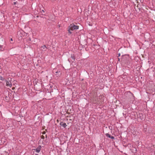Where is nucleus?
<instances>
[{
  "instance_id": "f8f14e48",
  "label": "nucleus",
  "mask_w": 155,
  "mask_h": 155,
  "mask_svg": "<svg viewBox=\"0 0 155 155\" xmlns=\"http://www.w3.org/2000/svg\"><path fill=\"white\" fill-rule=\"evenodd\" d=\"M5 99H6V100H7V101H8L9 100H8V98L7 97H5Z\"/></svg>"
},
{
  "instance_id": "9d476101",
  "label": "nucleus",
  "mask_w": 155,
  "mask_h": 155,
  "mask_svg": "<svg viewBox=\"0 0 155 155\" xmlns=\"http://www.w3.org/2000/svg\"><path fill=\"white\" fill-rule=\"evenodd\" d=\"M4 49L2 48V46L0 45V50L3 51Z\"/></svg>"
},
{
  "instance_id": "0eeeda50",
  "label": "nucleus",
  "mask_w": 155,
  "mask_h": 155,
  "mask_svg": "<svg viewBox=\"0 0 155 155\" xmlns=\"http://www.w3.org/2000/svg\"><path fill=\"white\" fill-rule=\"evenodd\" d=\"M41 50H45L47 49V48L45 45L42 46L41 47Z\"/></svg>"
},
{
  "instance_id": "1a4fd4ad",
  "label": "nucleus",
  "mask_w": 155,
  "mask_h": 155,
  "mask_svg": "<svg viewBox=\"0 0 155 155\" xmlns=\"http://www.w3.org/2000/svg\"><path fill=\"white\" fill-rule=\"evenodd\" d=\"M71 58L73 60H75V58L74 56L73 55H71Z\"/></svg>"
},
{
  "instance_id": "f03ea898",
  "label": "nucleus",
  "mask_w": 155,
  "mask_h": 155,
  "mask_svg": "<svg viewBox=\"0 0 155 155\" xmlns=\"http://www.w3.org/2000/svg\"><path fill=\"white\" fill-rule=\"evenodd\" d=\"M6 85L8 87H11L12 86V84L11 81H8L7 80H6Z\"/></svg>"
},
{
  "instance_id": "f257e3e1",
  "label": "nucleus",
  "mask_w": 155,
  "mask_h": 155,
  "mask_svg": "<svg viewBox=\"0 0 155 155\" xmlns=\"http://www.w3.org/2000/svg\"><path fill=\"white\" fill-rule=\"evenodd\" d=\"M79 26L78 25H75L73 24H71L69 27V29H68V32L71 34L72 32L71 31L74 30H76L78 29Z\"/></svg>"
},
{
  "instance_id": "20e7f679",
  "label": "nucleus",
  "mask_w": 155,
  "mask_h": 155,
  "mask_svg": "<svg viewBox=\"0 0 155 155\" xmlns=\"http://www.w3.org/2000/svg\"><path fill=\"white\" fill-rule=\"evenodd\" d=\"M60 124L61 126L65 127L67 126V125L66 123H64L62 122H61L60 123Z\"/></svg>"
},
{
  "instance_id": "7ed1b4c3",
  "label": "nucleus",
  "mask_w": 155,
  "mask_h": 155,
  "mask_svg": "<svg viewBox=\"0 0 155 155\" xmlns=\"http://www.w3.org/2000/svg\"><path fill=\"white\" fill-rule=\"evenodd\" d=\"M139 118H140L141 120H143L144 119V116L142 113H139Z\"/></svg>"
},
{
  "instance_id": "423d86ee",
  "label": "nucleus",
  "mask_w": 155,
  "mask_h": 155,
  "mask_svg": "<svg viewBox=\"0 0 155 155\" xmlns=\"http://www.w3.org/2000/svg\"><path fill=\"white\" fill-rule=\"evenodd\" d=\"M106 135L107 137H108L111 139H114V137L113 136H110L108 134H106Z\"/></svg>"
},
{
  "instance_id": "2eb2a0df",
  "label": "nucleus",
  "mask_w": 155,
  "mask_h": 155,
  "mask_svg": "<svg viewBox=\"0 0 155 155\" xmlns=\"http://www.w3.org/2000/svg\"><path fill=\"white\" fill-rule=\"evenodd\" d=\"M42 11L43 12H44V11L43 10H42Z\"/></svg>"
},
{
  "instance_id": "dca6fc26",
  "label": "nucleus",
  "mask_w": 155,
  "mask_h": 155,
  "mask_svg": "<svg viewBox=\"0 0 155 155\" xmlns=\"http://www.w3.org/2000/svg\"><path fill=\"white\" fill-rule=\"evenodd\" d=\"M58 71H57L56 72V73H58Z\"/></svg>"
},
{
  "instance_id": "4468645a",
  "label": "nucleus",
  "mask_w": 155,
  "mask_h": 155,
  "mask_svg": "<svg viewBox=\"0 0 155 155\" xmlns=\"http://www.w3.org/2000/svg\"><path fill=\"white\" fill-rule=\"evenodd\" d=\"M11 40L12 41H13V40H12V38H11Z\"/></svg>"
},
{
  "instance_id": "9b49d317",
  "label": "nucleus",
  "mask_w": 155,
  "mask_h": 155,
  "mask_svg": "<svg viewBox=\"0 0 155 155\" xmlns=\"http://www.w3.org/2000/svg\"><path fill=\"white\" fill-rule=\"evenodd\" d=\"M41 138L43 139L45 138V137L43 135H42V136H41Z\"/></svg>"
},
{
  "instance_id": "39448f33",
  "label": "nucleus",
  "mask_w": 155,
  "mask_h": 155,
  "mask_svg": "<svg viewBox=\"0 0 155 155\" xmlns=\"http://www.w3.org/2000/svg\"><path fill=\"white\" fill-rule=\"evenodd\" d=\"M41 149V146H39L36 149V151L37 153H38L40 151Z\"/></svg>"
},
{
  "instance_id": "ddd939ff",
  "label": "nucleus",
  "mask_w": 155,
  "mask_h": 155,
  "mask_svg": "<svg viewBox=\"0 0 155 155\" xmlns=\"http://www.w3.org/2000/svg\"><path fill=\"white\" fill-rule=\"evenodd\" d=\"M42 133L43 134H45V131H43V132H42Z\"/></svg>"
},
{
  "instance_id": "6e6552de",
  "label": "nucleus",
  "mask_w": 155,
  "mask_h": 155,
  "mask_svg": "<svg viewBox=\"0 0 155 155\" xmlns=\"http://www.w3.org/2000/svg\"><path fill=\"white\" fill-rule=\"evenodd\" d=\"M5 79V78H3V77L2 76H0V80L2 81H3Z\"/></svg>"
}]
</instances>
